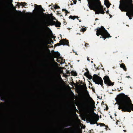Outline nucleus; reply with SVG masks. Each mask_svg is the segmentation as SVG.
Segmentation results:
<instances>
[{
    "instance_id": "1",
    "label": "nucleus",
    "mask_w": 133,
    "mask_h": 133,
    "mask_svg": "<svg viewBox=\"0 0 133 133\" xmlns=\"http://www.w3.org/2000/svg\"><path fill=\"white\" fill-rule=\"evenodd\" d=\"M117 100L119 105L118 109L123 111L130 112L133 111V104L130 98L124 94L119 95Z\"/></svg>"
},
{
    "instance_id": "2",
    "label": "nucleus",
    "mask_w": 133,
    "mask_h": 133,
    "mask_svg": "<svg viewBox=\"0 0 133 133\" xmlns=\"http://www.w3.org/2000/svg\"><path fill=\"white\" fill-rule=\"evenodd\" d=\"M119 7L121 11L127 12L126 15L130 19L132 18L133 16V5L132 0H121L119 1Z\"/></svg>"
},
{
    "instance_id": "3",
    "label": "nucleus",
    "mask_w": 133,
    "mask_h": 133,
    "mask_svg": "<svg viewBox=\"0 0 133 133\" xmlns=\"http://www.w3.org/2000/svg\"><path fill=\"white\" fill-rule=\"evenodd\" d=\"M88 3V7L92 10L95 11V14L101 13L104 14L103 8L101 5L100 0H87Z\"/></svg>"
},
{
    "instance_id": "4",
    "label": "nucleus",
    "mask_w": 133,
    "mask_h": 133,
    "mask_svg": "<svg viewBox=\"0 0 133 133\" xmlns=\"http://www.w3.org/2000/svg\"><path fill=\"white\" fill-rule=\"evenodd\" d=\"M97 30L96 35L97 36H99V35H101L104 38V40H105V39H106L107 37H111L107 31L102 26H101V28H99V29H97Z\"/></svg>"
},
{
    "instance_id": "5",
    "label": "nucleus",
    "mask_w": 133,
    "mask_h": 133,
    "mask_svg": "<svg viewBox=\"0 0 133 133\" xmlns=\"http://www.w3.org/2000/svg\"><path fill=\"white\" fill-rule=\"evenodd\" d=\"M92 79L94 82L97 84H100L102 87L103 81L101 77L97 75H94Z\"/></svg>"
},
{
    "instance_id": "6",
    "label": "nucleus",
    "mask_w": 133,
    "mask_h": 133,
    "mask_svg": "<svg viewBox=\"0 0 133 133\" xmlns=\"http://www.w3.org/2000/svg\"><path fill=\"white\" fill-rule=\"evenodd\" d=\"M103 79L104 80V82L105 84H108L109 85H113V83H112L111 82L108 76H105L104 77Z\"/></svg>"
},
{
    "instance_id": "7",
    "label": "nucleus",
    "mask_w": 133,
    "mask_h": 133,
    "mask_svg": "<svg viewBox=\"0 0 133 133\" xmlns=\"http://www.w3.org/2000/svg\"><path fill=\"white\" fill-rule=\"evenodd\" d=\"M60 43H58L57 44L58 45H68L69 42L68 40H65V39H63L60 41Z\"/></svg>"
},
{
    "instance_id": "8",
    "label": "nucleus",
    "mask_w": 133,
    "mask_h": 133,
    "mask_svg": "<svg viewBox=\"0 0 133 133\" xmlns=\"http://www.w3.org/2000/svg\"><path fill=\"white\" fill-rule=\"evenodd\" d=\"M85 92L87 94V95L88 96V99L89 101L90 102L91 105L92 106H94L95 104V102L93 100L92 98L89 96V94L88 93V92L87 90H85Z\"/></svg>"
},
{
    "instance_id": "9",
    "label": "nucleus",
    "mask_w": 133,
    "mask_h": 133,
    "mask_svg": "<svg viewBox=\"0 0 133 133\" xmlns=\"http://www.w3.org/2000/svg\"><path fill=\"white\" fill-rule=\"evenodd\" d=\"M97 121L96 119L94 118H92L90 119V122L91 124H94L96 123Z\"/></svg>"
},
{
    "instance_id": "10",
    "label": "nucleus",
    "mask_w": 133,
    "mask_h": 133,
    "mask_svg": "<svg viewBox=\"0 0 133 133\" xmlns=\"http://www.w3.org/2000/svg\"><path fill=\"white\" fill-rule=\"evenodd\" d=\"M104 4L108 8H109L110 5V4L109 3L108 0H105Z\"/></svg>"
},
{
    "instance_id": "11",
    "label": "nucleus",
    "mask_w": 133,
    "mask_h": 133,
    "mask_svg": "<svg viewBox=\"0 0 133 133\" xmlns=\"http://www.w3.org/2000/svg\"><path fill=\"white\" fill-rule=\"evenodd\" d=\"M55 26L57 27H59L61 25V23L57 21L56 22H53Z\"/></svg>"
},
{
    "instance_id": "12",
    "label": "nucleus",
    "mask_w": 133,
    "mask_h": 133,
    "mask_svg": "<svg viewBox=\"0 0 133 133\" xmlns=\"http://www.w3.org/2000/svg\"><path fill=\"white\" fill-rule=\"evenodd\" d=\"M120 67L123 68L124 70L125 71H126V69L125 66V65L123 64H121Z\"/></svg>"
},
{
    "instance_id": "13",
    "label": "nucleus",
    "mask_w": 133,
    "mask_h": 133,
    "mask_svg": "<svg viewBox=\"0 0 133 133\" xmlns=\"http://www.w3.org/2000/svg\"><path fill=\"white\" fill-rule=\"evenodd\" d=\"M77 17H78L77 16H69V18H70L73 19H74L75 18H76Z\"/></svg>"
},
{
    "instance_id": "14",
    "label": "nucleus",
    "mask_w": 133,
    "mask_h": 133,
    "mask_svg": "<svg viewBox=\"0 0 133 133\" xmlns=\"http://www.w3.org/2000/svg\"><path fill=\"white\" fill-rule=\"evenodd\" d=\"M86 70L87 71V72L85 73L84 75L85 76L88 75L89 74V71L88 70V69H86Z\"/></svg>"
},
{
    "instance_id": "15",
    "label": "nucleus",
    "mask_w": 133,
    "mask_h": 133,
    "mask_svg": "<svg viewBox=\"0 0 133 133\" xmlns=\"http://www.w3.org/2000/svg\"><path fill=\"white\" fill-rule=\"evenodd\" d=\"M26 3L25 2H21L20 3V4L23 6H24L25 5H26Z\"/></svg>"
},
{
    "instance_id": "16",
    "label": "nucleus",
    "mask_w": 133,
    "mask_h": 133,
    "mask_svg": "<svg viewBox=\"0 0 133 133\" xmlns=\"http://www.w3.org/2000/svg\"><path fill=\"white\" fill-rule=\"evenodd\" d=\"M86 29L85 28H83V29H81V31H83L84 32V31H85L86 30Z\"/></svg>"
},
{
    "instance_id": "17",
    "label": "nucleus",
    "mask_w": 133,
    "mask_h": 133,
    "mask_svg": "<svg viewBox=\"0 0 133 133\" xmlns=\"http://www.w3.org/2000/svg\"><path fill=\"white\" fill-rule=\"evenodd\" d=\"M55 8H59V7L58 6H57V5H55Z\"/></svg>"
},
{
    "instance_id": "18",
    "label": "nucleus",
    "mask_w": 133,
    "mask_h": 133,
    "mask_svg": "<svg viewBox=\"0 0 133 133\" xmlns=\"http://www.w3.org/2000/svg\"><path fill=\"white\" fill-rule=\"evenodd\" d=\"M51 19H52V20H56V19L55 18V17H53V16H52V17H51Z\"/></svg>"
},
{
    "instance_id": "19",
    "label": "nucleus",
    "mask_w": 133,
    "mask_h": 133,
    "mask_svg": "<svg viewBox=\"0 0 133 133\" xmlns=\"http://www.w3.org/2000/svg\"><path fill=\"white\" fill-rule=\"evenodd\" d=\"M56 55L57 57H59L60 55L59 53H57V54Z\"/></svg>"
},
{
    "instance_id": "20",
    "label": "nucleus",
    "mask_w": 133,
    "mask_h": 133,
    "mask_svg": "<svg viewBox=\"0 0 133 133\" xmlns=\"http://www.w3.org/2000/svg\"><path fill=\"white\" fill-rule=\"evenodd\" d=\"M62 11H66V12H69L67 10H66L65 9H63Z\"/></svg>"
},
{
    "instance_id": "21",
    "label": "nucleus",
    "mask_w": 133,
    "mask_h": 133,
    "mask_svg": "<svg viewBox=\"0 0 133 133\" xmlns=\"http://www.w3.org/2000/svg\"><path fill=\"white\" fill-rule=\"evenodd\" d=\"M77 75V73H76V72H74L73 75H74V76H76Z\"/></svg>"
},
{
    "instance_id": "22",
    "label": "nucleus",
    "mask_w": 133,
    "mask_h": 133,
    "mask_svg": "<svg viewBox=\"0 0 133 133\" xmlns=\"http://www.w3.org/2000/svg\"><path fill=\"white\" fill-rule=\"evenodd\" d=\"M88 45V43H86L85 45V46H87V45Z\"/></svg>"
},
{
    "instance_id": "23",
    "label": "nucleus",
    "mask_w": 133,
    "mask_h": 133,
    "mask_svg": "<svg viewBox=\"0 0 133 133\" xmlns=\"http://www.w3.org/2000/svg\"><path fill=\"white\" fill-rule=\"evenodd\" d=\"M74 4H75L76 3V2L74 1Z\"/></svg>"
},
{
    "instance_id": "24",
    "label": "nucleus",
    "mask_w": 133,
    "mask_h": 133,
    "mask_svg": "<svg viewBox=\"0 0 133 133\" xmlns=\"http://www.w3.org/2000/svg\"><path fill=\"white\" fill-rule=\"evenodd\" d=\"M87 60H88V61H90V60H89V58H88H88H87Z\"/></svg>"
},
{
    "instance_id": "25",
    "label": "nucleus",
    "mask_w": 133,
    "mask_h": 133,
    "mask_svg": "<svg viewBox=\"0 0 133 133\" xmlns=\"http://www.w3.org/2000/svg\"><path fill=\"white\" fill-rule=\"evenodd\" d=\"M115 116H116V114H115Z\"/></svg>"
},
{
    "instance_id": "26",
    "label": "nucleus",
    "mask_w": 133,
    "mask_h": 133,
    "mask_svg": "<svg viewBox=\"0 0 133 133\" xmlns=\"http://www.w3.org/2000/svg\"><path fill=\"white\" fill-rule=\"evenodd\" d=\"M124 132H126V130H124Z\"/></svg>"
},
{
    "instance_id": "27",
    "label": "nucleus",
    "mask_w": 133,
    "mask_h": 133,
    "mask_svg": "<svg viewBox=\"0 0 133 133\" xmlns=\"http://www.w3.org/2000/svg\"><path fill=\"white\" fill-rule=\"evenodd\" d=\"M108 11H107L106 12V13H108Z\"/></svg>"
},
{
    "instance_id": "28",
    "label": "nucleus",
    "mask_w": 133,
    "mask_h": 133,
    "mask_svg": "<svg viewBox=\"0 0 133 133\" xmlns=\"http://www.w3.org/2000/svg\"><path fill=\"white\" fill-rule=\"evenodd\" d=\"M129 77V76H128V77L127 76V77Z\"/></svg>"
},
{
    "instance_id": "29",
    "label": "nucleus",
    "mask_w": 133,
    "mask_h": 133,
    "mask_svg": "<svg viewBox=\"0 0 133 133\" xmlns=\"http://www.w3.org/2000/svg\"><path fill=\"white\" fill-rule=\"evenodd\" d=\"M116 124H118L117 122H116Z\"/></svg>"
},
{
    "instance_id": "30",
    "label": "nucleus",
    "mask_w": 133,
    "mask_h": 133,
    "mask_svg": "<svg viewBox=\"0 0 133 133\" xmlns=\"http://www.w3.org/2000/svg\"><path fill=\"white\" fill-rule=\"evenodd\" d=\"M71 5H73V4H72V3L71 4Z\"/></svg>"
},
{
    "instance_id": "31",
    "label": "nucleus",
    "mask_w": 133,
    "mask_h": 133,
    "mask_svg": "<svg viewBox=\"0 0 133 133\" xmlns=\"http://www.w3.org/2000/svg\"><path fill=\"white\" fill-rule=\"evenodd\" d=\"M79 22H81V20H79Z\"/></svg>"
},
{
    "instance_id": "32",
    "label": "nucleus",
    "mask_w": 133,
    "mask_h": 133,
    "mask_svg": "<svg viewBox=\"0 0 133 133\" xmlns=\"http://www.w3.org/2000/svg\"><path fill=\"white\" fill-rule=\"evenodd\" d=\"M91 62L92 63L93 62H92V61H91Z\"/></svg>"
},
{
    "instance_id": "33",
    "label": "nucleus",
    "mask_w": 133,
    "mask_h": 133,
    "mask_svg": "<svg viewBox=\"0 0 133 133\" xmlns=\"http://www.w3.org/2000/svg\"><path fill=\"white\" fill-rule=\"evenodd\" d=\"M110 117H111V118H112V117H111V116H110Z\"/></svg>"
}]
</instances>
